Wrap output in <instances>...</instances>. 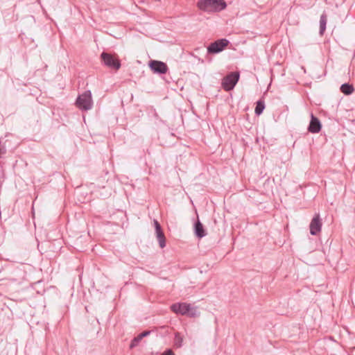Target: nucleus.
Here are the masks:
<instances>
[{
	"mask_svg": "<svg viewBox=\"0 0 355 355\" xmlns=\"http://www.w3.org/2000/svg\"><path fill=\"white\" fill-rule=\"evenodd\" d=\"M196 6L200 10L210 13L225 10L227 3L224 0H199Z\"/></svg>",
	"mask_w": 355,
	"mask_h": 355,
	"instance_id": "nucleus-1",
	"label": "nucleus"
},
{
	"mask_svg": "<svg viewBox=\"0 0 355 355\" xmlns=\"http://www.w3.org/2000/svg\"><path fill=\"white\" fill-rule=\"evenodd\" d=\"M171 309L176 314L188 315L191 318H195L200 315L197 307L186 302L175 303L171 306Z\"/></svg>",
	"mask_w": 355,
	"mask_h": 355,
	"instance_id": "nucleus-2",
	"label": "nucleus"
},
{
	"mask_svg": "<svg viewBox=\"0 0 355 355\" xmlns=\"http://www.w3.org/2000/svg\"><path fill=\"white\" fill-rule=\"evenodd\" d=\"M77 107L82 110H89L93 106V100L91 91L87 90L79 95L76 99Z\"/></svg>",
	"mask_w": 355,
	"mask_h": 355,
	"instance_id": "nucleus-3",
	"label": "nucleus"
},
{
	"mask_svg": "<svg viewBox=\"0 0 355 355\" xmlns=\"http://www.w3.org/2000/svg\"><path fill=\"white\" fill-rule=\"evenodd\" d=\"M239 79V73L238 72L231 73L230 74L225 76L222 82L223 87L226 91L232 90Z\"/></svg>",
	"mask_w": 355,
	"mask_h": 355,
	"instance_id": "nucleus-4",
	"label": "nucleus"
},
{
	"mask_svg": "<svg viewBox=\"0 0 355 355\" xmlns=\"http://www.w3.org/2000/svg\"><path fill=\"white\" fill-rule=\"evenodd\" d=\"M229 44L226 39H220L211 43L207 47V51L209 53H218L221 52Z\"/></svg>",
	"mask_w": 355,
	"mask_h": 355,
	"instance_id": "nucleus-5",
	"label": "nucleus"
},
{
	"mask_svg": "<svg viewBox=\"0 0 355 355\" xmlns=\"http://www.w3.org/2000/svg\"><path fill=\"white\" fill-rule=\"evenodd\" d=\"M101 58L104 62V64L111 68H114L115 69H119L121 67L120 62L118 60L114 59V58L107 53H103L101 54Z\"/></svg>",
	"mask_w": 355,
	"mask_h": 355,
	"instance_id": "nucleus-6",
	"label": "nucleus"
},
{
	"mask_svg": "<svg viewBox=\"0 0 355 355\" xmlns=\"http://www.w3.org/2000/svg\"><path fill=\"white\" fill-rule=\"evenodd\" d=\"M310 233L311 235H317L322 228V222L319 214H315L313 219L311 221L310 225Z\"/></svg>",
	"mask_w": 355,
	"mask_h": 355,
	"instance_id": "nucleus-7",
	"label": "nucleus"
},
{
	"mask_svg": "<svg viewBox=\"0 0 355 355\" xmlns=\"http://www.w3.org/2000/svg\"><path fill=\"white\" fill-rule=\"evenodd\" d=\"M149 67L154 73H166L168 71L166 64L161 61L152 60L149 62Z\"/></svg>",
	"mask_w": 355,
	"mask_h": 355,
	"instance_id": "nucleus-8",
	"label": "nucleus"
},
{
	"mask_svg": "<svg viewBox=\"0 0 355 355\" xmlns=\"http://www.w3.org/2000/svg\"><path fill=\"white\" fill-rule=\"evenodd\" d=\"M154 225L155 228V233L157 239L159 242V245L161 248H164L166 246V239L164 234L162 230L161 226L157 220H154Z\"/></svg>",
	"mask_w": 355,
	"mask_h": 355,
	"instance_id": "nucleus-9",
	"label": "nucleus"
},
{
	"mask_svg": "<svg viewBox=\"0 0 355 355\" xmlns=\"http://www.w3.org/2000/svg\"><path fill=\"white\" fill-rule=\"evenodd\" d=\"M322 125L320 120L312 114L308 130L312 133H318L320 131Z\"/></svg>",
	"mask_w": 355,
	"mask_h": 355,
	"instance_id": "nucleus-10",
	"label": "nucleus"
},
{
	"mask_svg": "<svg viewBox=\"0 0 355 355\" xmlns=\"http://www.w3.org/2000/svg\"><path fill=\"white\" fill-rule=\"evenodd\" d=\"M195 234L198 238H202L206 234L203 226L199 220L195 224Z\"/></svg>",
	"mask_w": 355,
	"mask_h": 355,
	"instance_id": "nucleus-11",
	"label": "nucleus"
},
{
	"mask_svg": "<svg viewBox=\"0 0 355 355\" xmlns=\"http://www.w3.org/2000/svg\"><path fill=\"white\" fill-rule=\"evenodd\" d=\"M340 91L345 95H349L354 92V87L349 83H344L340 86Z\"/></svg>",
	"mask_w": 355,
	"mask_h": 355,
	"instance_id": "nucleus-12",
	"label": "nucleus"
},
{
	"mask_svg": "<svg viewBox=\"0 0 355 355\" xmlns=\"http://www.w3.org/2000/svg\"><path fill=\"white\" fill-rule=\"evenodd\" d=\"M326 24H327V16L325 14H322L320 16V34L323 35L325 29H326Z\"/></svg>",
	"mask_w": 355,
	"mask_h": 355,
	"instance_id": "nucleus-13",
	"label": "nucleus"
},
{
	"mask_svg": "<svg viewBox=\"0 0 355 355\" xmlns=\"http://www.w3.org/2000/svg\"><path fill=\"white\" fill-rule=\"evenodd\" d=\"M265 109V103L263 101H258L254 110V112L257 115H260L263 110Z\"/></svg>",
	"mask_w": 355,
	"mask_h": 355,
	"instance_id": "nucleus-14",
	"label": "nucleus"
},
{
	"mask_svg": "<svg viewBox=\"0 0 355 355\" xmlns=\"http://www.w3.org/2000/svg\"><path fill=\"white\" fill-rule=\"evenodd\" d=\"M141 339H142V338H140V336H139V335H138L137 337H135V338L132 340V343H131V344H130V347H131V348H133V347H135V346H137V344H138V343L141 340Z\"/></svg>",
	"mask_w": 355,
	"mask_h": 355,
	"instance_id": "nucleus-15",
	"label": "nucleus"
},
{
	"mask_svg": "<svg viewBox=\"0 0 355 355\" xmlns=\"http://www.w3.org/2000/svg\"><path fill=\"white\" fill-rule=\"evenodd\" d=\"M150 334V331H144L141 334H139L140 336V338H143L144 337L148 336Z\"/></svg>",
	"mask_w": 355,
	"mask_h": 355,
	"instance_id": "nucleus-16",
	"label": "nucleus"
}]
</instances>
